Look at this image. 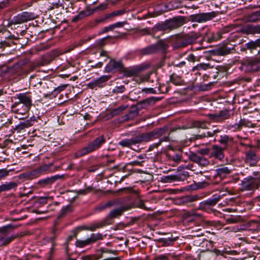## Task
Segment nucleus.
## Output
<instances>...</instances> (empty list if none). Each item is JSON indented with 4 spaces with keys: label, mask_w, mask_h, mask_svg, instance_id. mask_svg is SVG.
<instances>
[{
    "label": "nucleus",
    "mask_w": 260,
    "mask_h": 260,
    "mask_svg": "<svg viewBox=\"0 0 260 260\" xmlns=\"http://www.w3.org/2000/svg\"><path fill=\"white\" fill-rule=\"evenodd\" d=\"M166 128L155 129L150 132L142 133L129 139H124L119 142V145L123 147H131L132 145L142 142H147L158 138L165 133Z\"/></svg>",
    "instance_id": "1"
},
{
    "label": "nucleus",
    "mask_w": 260,
    "mask_h": 260,
    "mask_svg": "<svg viewBox=\"0 0 260 260\" xmlns=\"http://www.w3.org/2000/svg\"><path fill=\"white\" fill-rule=\"evenodd\" d=\"M201 37L200 32L193 31L179 35L176 37V40L172 44L173 48L174 50H177L185 47L189 45L196 43Z\"/></svg>",
    "instance_id": "2"
},
{
    "label": "nucleus",
    "mask_w": 260,
    "mask_h": 260,
    "mask_svg": "<svg viewBox=\"0 0 260 260\" xmlns=\"http://www.w3.org/2000/svg\"><path fill=\"white\" fill-rule=\"evenodd\" d=\"M106 142V139L105 137L103 135L100 136L93 141L90 142L86 146L77 151L74 154V156L76 158H79L96 151L99 150Z\"/></svg>",
    "instance_id": "3"
},
{
    "label": "nucleus",
    "mask_w": 260,
    "mask_h": 260,
    "mask_svg": "<svg viewBox=\"0 0 260 260\" xmlns=\"http://www.w3.org/2000/svg\"><path fill=\"white\" fill-rule=\"evenodd\" d=\"M185 22L184 17L179 16L174 17L169 20H166L164 22L159 23L154 25L152 28L153 33L158 31H164L166 30H171L176 29L182 26Z\"/></svg>",
    "instance_id": "4"
},
{
    "label": "nucleus",
    "mask_w": 260,
    "mask_h": 260,
    "mask_svg": "<svg viewBox=\"0 0 260 260\" xmlns=\"http://www.w3.org/2000/svg\"><path fill=\"white\" fill-rule=\"evenodd\" d=\"M16 225L9 224L0 228V247L6 246L17 238L11 232L16 228Z\"/></svg>",
    "instance_id": "5"
},
{
    "label": "nucleus",
    "mask_w": 260,
    "mask_h": 260,
    "mask_svg": "<svg viewBox=\"0 0 260 260\" xmlns=\"http://www.w3.org/2000/svg\"><path fill=\"white\" fill-rule=\"evenodd\" d=\"M160 99H145L136 105H133L131 107L129 113L123 116V119L125 120H128L130 119L133 118L135 116L139 114V111L141 109L145 108L147 106L151 104V103L154 104Z\"/></svg>",
    "instance_id": "6"
},
{
    "label": "nucleus",
    "mask_w": 260,
    "mask_h": 260,
    "mask_svg": "<svg viewBox=\"0 0 260 260\" xmlns=\"http://www.w3.org/2000/svg\"><path fill=\"white\" fill-rule=\"evenodd\" d=\"M219 14L218 11L200 13L190 15L189 19L192 22L204 23L212 20Z\"/></svg>",
    "instance_id": "7"
},
{
    "label": "nucleus",
    "mask_w": 260,
    "mask_h": 260,
    "mask_svg": "<svg viewBox=\"0 0 260 260\" xmlns=\"http://www.w3.org/2000/svg\"><path fill=\"white\" fill-rule=\"evenodd\" d=\"M222 196V195L220 194H213L211 198L201 202L199 206V209L208 213L212 212L213 211V207L218 202Z\"/></svg>",
    "instance_id": "8"
},
{
    "label": "nucleus",
    "mask_w": 260,
    "mask_h": 260,
    "mask_svg": "<svg viewBox=\"0 0 260 260\" xmlns=\"http://www.w3.org/2000/svg\"><path fill=\"white\" fill-rule=\"evenodd\" d=\"M259 160L260 155L255 149L251 148L245 152L244 162L247 165L250 167H255Z\"/></svg>",
    "instance_id": "9"
},
{
    "label": "nucleus",
    "mask_w": 260,
    "mask_h": 260,
    "mask_svg": "<svg viewBox=\"0 0 260 260\" xmlns=\"http://www.w3.org/2000/svg\"><path fill=\"white\" fill-rule=\"evenodd\" d=\"M19 102H15L12 108L18 114H25L30 109L31 105L30 99H18Z\"/></svg>",
    "instance_id": "10"
},
{
    "label": "nucleus",
    "mask_w": 260,
    "mask_h": 260,
    "mask_svg": "<svg viewBox=\"0 0 260 260\" xmlns=\"http://www.w3.org/2000/svg\"><path fill=\"white\" fill-rule=\"evenodd\" d=\"M36 18V15L33 12H23L15 16L11 20L14 24L23 23L28 21L32 20Z\"/></svg>",
    "instance_id": "11"
},
{
    "label": "nucleus",
    "mask_w": 260,
    "mask_h": 260,
    "mask_svg": "<svg viewBox=\"0 0 260 260\" xmlns=\"http://www.w3.org/2000/svg\"><path fill=\"white\" fill-rule=\"evenodd\" d=\"M259 184L252 179V176L245 177L241 183V189L243 191L254 190L258 188Z\"/></svg>",
    "instance_id": "12"
},
{
    "label": "nucleus",
    "mask_w": 260,
    "mask_h": 260,
    "mask_svg": "<svg viewBox=\"0 0 260 260\" xmlns=\"http://www.w3.org/2000/svg\"><path fill=\"white\" fill-rule=\"evenodd\" d=\"M168 45L162 41H159L157 43L150 45L144 48L142 52L145 54H152L160 50H165L167 48Z\"/></svg>",
    "instance_id": "13"
},
{
    "label": "nucleus",
    "mask_w": 260,
    "mask_h": 260,
    "mask_svg": "<svg viewBox=\"0 0 260 260\" xmlns=\"http://www.w3.org/2000/svg\"><path fill=\"white\" fill-rule=\"evenodd\" d=\"M243 68L247 72H256L260 70V59H252L246 60L243 64Z\"/></svg>",
    "instance_id": "14"
},
{
    "label": "nucleus",
    "mask_w": 260,
    "mask_h": 260,
    "mask_svg": "<svg viewBox=\"0 0 260 260\" xmlns=\"http://www.w3.org/2000/svg\"><path fill=\"white\" fill-rule=\"evenodd\" d=\"M145 69V67L142 66L133 67L129 68H125L123 66L120 73H123L125 77H132L139 74Z\"/></svg>",
    "instance_id": "15"
},
{
    "label": "nucleus",
    "mask_w": 260,
    "mask_h": 260,
    "mask_svg": "<svg viewBox=\"0 0 260 260\" xmlns=\"http://www.w3.org/2000/svg\"><path fill=\"white\" fill-rule=\"evenodd\" d=\"M63 178L64 175H55L50 177H47L46 178L39 180L37 184L41 187H45L46 186L51 185L57 180L62 179Z\"/></svg>",
    "instance_id": "16"
},
{
    "label": "nucleus",
    "mask_w": 260,
    "mask_h": 260,
    "mask_svg": "<svg viewBox=\"0 0 260 260\" xmlns=\"http://www.w3.org/2000/svg\"><path fill=\"white\" fill-rule=\"evenodd\" d=\"M124 210L125 209L123 207L112 210L104 219L106 223L108 225L112 224L113 223V219L121 216Z\"/></svg>",
    "instance_id": "17"
},
{
    "label": "nucleus",
    "mask_w": 260,
    "mask_h": 260,
    "mask_svg": "<svg viewBox=\"0 0 260 260\" xmlns=\"http://www.w3.org/2000/svg\"><path fill=\"white\" fill-rule=\"evenodd\" d=\"M225 147L222 148L221 146L214 145L211 148V154L212 156L219 160H222L224 157V150Z\"/></svg>",
    "instance_id": "18"
},
{
    "label": "nucleus",
    "mask_w": 260,
    "mask_h": 260,
    "mask_svg": "<svg viewBox=\"0 0 260 260\" xmlns=\"http://www.w3.org/2000/svg\"><path fill=\"white\" fill-rule=\"evenodd\" d=\"M257 48H260V38L254 41H250L246 43L244 46L241 48L242 51L249 50L250 52H253L254 50H256Z\"/></svg>",
    "instance_id": "19"
},
{
    "label": "nucleus",
    "mask_w": 260,
    "mask_h": 260,
    "mask_svg": "<svg viewBox=\"0 0 260 260\" xmlns=\"http://www.w3.org/2000/svg\"><path fill=\"white\" fill-rule=\"evenodd\" d=\"M241 32L247 35L260 34V25H245L241 27Z\"/></svg>",
    "instance_id": "20"
},
{
    "label": "nucleus",
    "mask_w": 260,
    "mask_h": 260,
    "mask_svg": "<svg viewBox=\"0 0 260 260\" xmlns=\"http://www.w3.org/2000/svg\"><path fill=\"white\" fill-rule=\"evenodd\" d=\"M123 66L121 61H116L114 60H111L105 67V70L107 72H113L114 70H117L121 72Z\"/></svg>",
    "instance_id": "21"
},
{
    "label": "nucleus",
    "mask_w": 260,
    "mask_h": 260,
    "mask_svg": "<svg viewBox=\"0 0 260 260\" xmlns=\"http://www.w3.org/2000/svg\"><path fill=\"white\" fill-rule=\"evenodd\" d=\"M111 77L110 75L102 76L90 82L89 86L92 88L96 86L99 87H102L104 85V83L109 80Z\"/></svg>",
    "instance_id": "22"
},
{
    "label": "nucleus",
    "mask_w": 260,
    "mask_h": 260,
    "mask_svg": "<svg viewBox=\"0 0 260 260\" xmlns=\"http://www.w3.org/2000/svg\"><path fill=\"white\" fill-rule=\"evenodd\" d=\"M234 49V47L229 48L227 46H222L213 50V53L217 56H224L230 54Z\"/></svg>",
    "instance_id": "23"
},
{
    "label": "nucleus",
    "mask_w": 260,
    "mask_h": 260,
    "mask_svg": "<svg viewBox=\"0 0 260 260\" xmlns=\"http://www.w3.org/2000/svg\"><path fill=\"white\" fill-rule=\"evenodd\" d=\"M36 121L35 116L31 117L29 119L25 120L23 122L19 123L16 126V129L18 132H20L25 128L32 126L35 122Z\"/></svg>",
    "instance_id": "24"
},
{
    "label": "nucleus",
    "mask_w": 260,
    "mask_h": 260,
    "mask_svg": "<svg viewBox=\"0 0 260 260\" xmlns=\"http://www.w3.org/2000/svg\"><path fill=\"white\" fill-rule=\"evenodd\" d=\"M68 84H63L59 86L57 88H55L54 90L51 92V95L56 97L59 95V98H63L64 94L66 96H68V92H64V89L67 87Z\"/></svg>",
    "instance_id": "25"
},
{
    "label": "nucleus",
    "mask_w": 260,
    "mask_h": 260,
    "mask_svg": "<svg viewBox=\"0 0 260 260\" xmlns=\"http://www.w3.org/2000/svg\"><path fill=\"white\" fill-rule=\"evenodd\" d=\"M232 169L228 167H221L215 170L216 175L221 178H225L232 172Z\"/></svg>",
    "instance_id": "26"
},
{
    "label": "nucleus",
    "mask_w": 260,
    "mask_h": 260,
    "mask_svg": "<svg viewBox=\"0 0 260 260\" xmlns=\"http://www.w3.org/2000/svg\"><path fill=\"white\" fill-rule=\"evenodd\" d=\"M170 82L175 85H183L185 84L184 81L182 77L173 73L170 78Z\"/></svg>",
    "instance_id": "27"
},
{
    "label": "nucleus",
    "mask_w": 260,
    "mask_h": 260,
    "mask_svg": "<svg viewBox=\"0 0 260 260\" xmlns=\"http://www.w3.org/2000/svg\"><path fill=\"white\" fill-rule=\"evenodd\" d=\"M52 166V163H49L48 164L43 165L37 169H34V170L37 178L40 177L42 174L47 171Z\"/></svg>",
    "instance_id": "28"
},
{
    "label": "nucleus",
    "mask_w": 260,
    "mask_h": 260,
    "mask_svg": "<svg viewBox=\"0 0 260 260\" xmlns=\"http://www.w3.org/2000/svg\"><path fill=\"white\" fill-rule=\"evenodd\" d=\"M245 20L248 22H252L260 20V10L247 14L245 16Z\"/></svg>",
    "instance_id": "29"
},
{
    "label": "nucleus",
    "mask_w": 260,
    "mask_h": 260,
    "mask_svg": "<svg viewBox=\"0 0 260 260\" xmlns=\"http://www.w3.org/2000/svg\"><path fill=\"white\" fill-rule=\"evenodd\" d=\"M17 186L18 184L15 182H6L5 183L0 185V192L15 189Z\"/></svg>",
    "instance_id": "30"
},
{
    "label": "nucleus",
    "mask_w": 260,
    "mask_h": 260,
    "mask_svg": "<svg viewBox=\"0 0 260 260\" xmlns=\"http://www.w3.org/2000/svg\"><path fill=\"white\" fill-rule=\"evenodd\" d=\"M180 177L178 175H165L161 177V181L163 183H172L179 181Z\"/></svg>",
    "instance_id": "31"
},
{
    "label": "nucleus",
    "mask_w": 260,
    "mask_h": 260,
    "mask_svg": "<svg viewBox=\"0 0 260 260\" xmlns=\"http://www.w3.org/2000/svg\"><path fill=\"white\" fill-rule=\"evenodd\" d=\"M251 81L250 77H246L244 76H239L237 78L229 82L230 85L238 84L240 85L243 82H249Z\"/></svg>",
    "instance_id": "32"
},
{
    "label": "nucleus",
    "mask_w": 260,
    "mask_h": 260,
    "mask_svg": "<svg viewBox=\"0 0 260 260\" xmlns=\"http://www.w3.org/2000/svg\"><path fill=\"white\" fill-rule=\"evenodd\" d=\"M91 15V12H89L87 10L85 11H81L79 13V14L76 16H75L72 20V21L73 22H77L78 21L83 19L84 18L88 16Z\"/></svg>",
    "instance_id": "33"
},
{
    "label": "nucleus",
    "mask_w": 260,
    "mask_h": 260,
    "mask_svg": "<svg viewBox=\"0 0 260 260\" xmlns=\"http://www.w3.org/2000/svg\"><path fill=\"white\" fill-rule=\"evenodd\" d=\"M18 177L20 179H25L26 180H31L34 178H37L34 170L20 174Z\"/></svg>",
    "instance_id": "34"
},
{
    "label": "nucleus",
    "mask_w": 260,
    "mask_h": 260,
    "mask_svg": "<svg viewBox=\"0 0 260 260\" xmlns=\"http://www.w3.org/2000/svg\"><path fill=\"white\" fill-rule=\"evenodd\" d=\"M107 225H108V224L106 223L105 220L104 219L101 222L91 224L88 226L85 227L83 229L90 231H94L96 229L101 228Z\"/></svg>",
    "instance_id": "35"
},
{
    "label": "nucleus",
    "mask_w": 260,
    "mask_h": 260,
    "mask_svg": "<svg viewBox=\"0 0 260 260\" xmlns=\"http://www.w3.org/2000/svg\"><path fill=\"white\" fill-rule=\"evenodd\" d=\"M218 142L220 144L225 145V146H227L229 144L233 142V138L226 135H221ZM225 147L226 148V147Z\"/></svg>",
    "instance_id": "36"
},
{
    "label": "nucleus",
    "mask_w": 260,
    "mask_h": 260,
    "mask_svg": "<svg viewBox=\"0 0 260 260\" xmlns=\"http://www.w3.org/2000/svg\"><path fill=\"white\" fill-rule=\"evenodd\" d=\"M127 106H121L112 110L110 113L107 114L108 118H111L119 114L124 110Z\"/></svg>",
    "instance_id": "37"
},
{
    "label": "nucleus",
    "mask_w": 260,
    "mask_h": 260,
    "mask_svg": "<svg viewBox=\"0 0 260 260\" xmlns=\"http://www.w3.org/2000/svg\"><path fill=\"white\" fill-rule=\"evenodd\" d=\"M169 158L175 164H178L182 160V153L181 151L177 152L173 155H170Z\"/></svg>",
    "instance_id": "38"
},
{
    "label": "nucleus",
    "mask_w": 260,
    "mask_h": 260,
    "mask_svg": "<svg viewBox=\"0 0 260 260\" xmlns=\"http://www.w3.org/2000/svg\"><path fill=\"white\" fill-rule=\"evenodd\" d=\"M104 238L103 235L100 233L94 234L92 233L90 237L88 238L90 244L96 242L97 241L103 240Z\"/></svg>",
    "instance_id": "39"
},
{
    "label": "nucleus",
    "mask_w": 260,
    "mask_h": 260,
    "mask_svg": "<svg viewBox=\"0 0 260 260\" xmlns=\"http://www.w3.org/2000/svg\"><path fill=\"white\" fill-rule=\"evenodd\" d=\"M212 68L210 63H201L198 64L196 66L194 67L192 69L193 71L206 70Z\"/></svg>",
    "instance_id": "40"
},
{
    "label": "nucleus",
    "mask_w": 260,
    "mask_h": 260,
    "mask_svg": "<svg viewBox=\"0 0 260 260\" xmlns=\"http://www.w3.org/2000/svg\"><path fill=\"white\" fill-rule=\"evenodd\" d=\"M90 245L88 238L85 240H77L75 245L76 247L83 248L87 245Z\"/></svg>",
    "instance_id": "41"
},
{
    "label": "nucleus",
    "mask_w": 260,
    "mask_h": 260,
    "mask_svg": "<svg viewBox=\"0 0 260 260\" xmlns=\"http://www.w3.org/2000/svg\"><path fill=\"white\" fill-rule=\"evenodd\" d=\"M247 226L244 224H240L232 226L228 228L231 231L236 233L241 231L245 230L246 229Z\"/></svg>",
    "instance_id": "42"
},
{
    "label": "nucleus",
    "mask_w": 260,
    "mask_h": 260,
    "mask_svg": "<svg viewBox=\"0 0 260 260\" xmlns=\"http://www.w3.org/2000/svg\"><path fill=\"white\" fill-rule=\"evenodd\" d=\"M159 241L164 246H168L171 245L174 242V240L172 238H160Z\"/></svg>",
    "instance_id": "43"
},
{
    "label": "nucleus",
    "mask_w": 260,
    "mask_h": 260,
    "mask_svg": "<svg viewBox=\"0 0 260 260\" xmlns=\"http://www.w3.org/2000/svg\"><path fill=\"white\" fill-rule=\"evenodd\" d=\"M165 127L166 128V129L165 131V133L163 135H161V136H162L163 135H167L165 136L162 138L160 139L158 143L155 144V147H157L162 142L168 141L169 140V133L168 132V126H164L162 128H165ZM160 137V136L159 137Z\"/></svg>",
    "instance_id": "44"
},
{
    "label": "nucleus",
    "mask_w": 260,
    "mask_h": 260,
    "mask_svg": "<svg viewBox=\"0 0 260 260\" xmlns=\"http://www.w3.org/2000/svg\"><path fill=\"white\" fill-rule=\"evenodd\" d=\"M230 111L228 110H221L219 113V117L220 120L228 119L230 116Z\"/></svg>",
    "instance_id": "45"
},
{
    "label": "nucleus",
    "mask_w": 260,
    "mask_h": 260,
    "mask_svg": "<svg viewBox=\"0 0 260 260\" xmlns=\"http://www.w3.org/2000/svg\"><path fill=\"white\" fill-rule=\"evenodd\" d=\"M107 5L106 4H101L100 5H99L98 7L94 8V9H88V11L89 12H91V15L92 14L95 12H98L101 10H105L107 8Z\"/></svg>",
    "instance_id": "46"
},
{
    "label": "nucleus",
    "mask_w": 260,
    "mask_h": 260,
    "mask_svg": "<svg viewBox=\"0 0 260 260\" xmlns=\"http://www.w3.org/2000/svg\"><path fill=\"white\" fill-rule=\"evenodd\" d=\"M188 216L193 219H200L202 217V213H199L198 210H192L188 212Z\"/></svg>",
    "instance_id": "47"
},
{
    "label": "nucleus",
    "mask_w": 260,
    "mask_h": 260,
    "mask_svg": "<svg viewBox=\"0 0 260 260\" xmlns=\"http://www.w3.org/2000/svg\"><path fill=\"white\" fill-rule=\"evenodd\" d=\"M124 35H125V34L118 33V35H116V36H108L105 38H103L102 39H101L100 40V42H101L100 44L102 45H104L105 44L104 42L107 39H112V38H122L123 37H124Z\"/></svg>",
    "instance_id": "48"
},
{
    "label": "nucleus",
    "mask_w": 260,
    "mask_h": 260,
    "mask_svg": "<svg viewBox=\"0 0 260 260\" xmlns=\"http://www.w3.org/2000/svg\"><path fill=\"white\" fill-rule=\"evenodd\" d=\"M242 220V217L238 216H231L226 219V221L229 223H236Z\"/></svg>",
    "instance_id": "49"
},
{
    "label": "nucleus",
    "mask_w": 260,
    "mask_h": 260,
    "mask_svg": "<svg viewBox=\"0 0 260 260\" xmlns=\"http://www.w3.org/2000/svg\"><path fill=\"white\" fill-rule=\"evenodd\" d=\"M72 211L71 206L70 205H67L66 206H64L60 210V213L59 215V217H62L64 215H65L67 213L70 212Z\"/></svg>",
    "instance_id": "50"
},
{
    "label": "nucleus",
    "mask_w": 260,
    "mask_h": 260,
    "mask_svg": "<svg viewBox=\"0 0 260 260\" xmlns=\"http://www.w3.org/2000/svg\"><path fill=\"white\" fill-rule=\"evenodd\" d=\"M200 157H201V156H199L196 153L192 152H190V153L189 155V159L191 161H192L197 164H198Z\"/></svg>",
    "instance_id": "51"
},
{
    "label": "nucleus",
    "mask_w": 260,
    "mask_h": 260,
    "mask_svg": "<svg viewBox=\"0 0 260 260\" xmlns=\"http://www.w3.org/2000/svg\"><path fill=\"white\" fill-rule=\"evenodd\" d=\"M49 199H51V198L49 197H40L38 199L37 203L39 205L43 206L47 203V201Z\"/></svg>",
    "instance_id": "52"
},
{
    "label": "nucleus",
    "mask_w": 260,
    "mask_h": 260,
    "mask_svg": "<svg viewBox=\"0 0 260 260\" xmlns=\"http://www.w3.org/2000/svg\"><path fill=\"white\" fill-rule=\"evenodd\" d=\"M252 178L259 185L260 184V172L258 171H254L252 173Z\"/></svg>",
    "instance_id": "53"
},
{
    "label": "nucleus",
    "mask_w": 260,
    "mask_h": 260,
    "mask_svg": "<svg viewBox=\"0 0 260 260\" xmlns=\"http://www.w3.org/2000/svg\"><path fill=\"white\" fill-rule=\"evenodd\" d=\"M209 164V160L205 157H204L203 156H201L198 164L201 166H206L208 165Z\"/></svg>",
    "instance_id": "54"
},
{
    "label": "nucleus",
    "mask_w": 260,
    "mask_h": 260,
    "mask_svg": "<svg viewBox=\"0 0 260 260\" xmlns=\"http://www.w3.org/2000/svg\"><path fill=\"white\" fill-rule=\"evenodd\" d=\"M152 75V72H149L147 74L142 75L141 77V80L142 82H148L151 79V76Z\"/></svg>",
    "instance_id": "55"
},
{
    "label": "nucleus",
    "mask_w": 260,
    "mask_h": 260,
    "mask_svg": "<svg viewBox=\"0 0 260 260\" xmlns=\"http://www.w3.org/2000/svg\"><path fill=\"white\" fill-rule=\"evenodd\" d=\"M92 190V188L91 187L88 186L84 189L79 190L77 193L78 194L84 195L87 194L88 192H90Z\"/></svg>",
    "instance_id": "56"
},
{
    "label": "nucleus",
    "mask_w": 260,
    "mask_h": 260,
    "mask_svg": "<svg viewBox=\"0 0 260 260\" xmlns=\"http://www.w3.org/2000/svg\"><path fill=\"white\" fill-rule=\"evenodd\" d=\"M9 173V171L6 169H0V180L7 176Z\"/></svg>",
    "instance_id": "57"
},
{
    "label": "nucleus",
    "mask_w": 260,
    "mask_h": 260,
    "mask_svg": "<svg viewBox=\"0 0 260 260\" xmlns=\"http://www.w3.org/2000/svg\"><path fill=\"white\" fill-rule=\"evenodd\" d=\"M199 199V197L197 195H191L189 196H186L184 200L186 201H197Z\"/></svg>",
    "instance_id": "58"
},
{
    "label": "nucleus",
    "mask_w": 260,
    "mask_h": 260,
    "mask_svg": "<svg viewBox=\"0 0 260 260\" xmlns=\"http://www.w3.org/2000/svg\"><path fill=\"white\" fill-rule=\"evenodd\" d=\"M106 209H107V208H106L105 203L101 204L99 205L98 206H97L95 208V211H96L97 212H101V211H103Z\"/></svg>",
    "instance_id": "59"
},
{
    "label": "nucleus",
    "mask_w": 260,
    "mask_h": 260,
    "mask_svg": "<svg viewBox=\"0 0 260 260\" xmlns=\"http://www.w3.org/2000/svg\"><path fill=\"white\" fill-rule=\"evenodd\" d=\"M113 30V28L112 25L111 24L108 26H106V27H104L102 29L101 32L100 33V34L106 33L108 31H112Z\"/></svg>",
    "instance_id": "60"
},
{
    "label": "nucleus",
    "mask_w": 260,
    "mask_h": 260,
    "mask_svg": "<svg viewBox=\"0 0 260 260\" xmlns=\"http://www.w3.org/2000/svg\"><path fill=\"white\" fill-rule=\"evenodd\" d=\"M31 92L28 91L24 93H20L17 95V98H31Z\"/></svg>",
    "instance_id": "61"
},
{
    "label": "nucleus",
    "mask_w": 260,
    "mask_h": 260,
    "mask_svg": "<svg viewBox=\"0 0 260 260\" xmlns=\"http://www.w3.org/2000/svg\"><path fill=\"white\" fill-rule=\"evenodd\" d=\"M168 254H161L152 260H168Z\"/></svg>",
    "instance_id": "62"
},
{
    "label": "nucleus",
    "mask_w": 260,
    "mask_h": 260,
    "mask_svg": "<svg viewBox=\"0 0 260 260\" xmlns=\"http://www.w3.org/2000/svg\"><path fill=\"white\" fill-rule=\"evenodd\" d=\"M106 18H105V17L95 19L93 22H91V27H94L96 26L98 24L104 22Z\"/></svg>",
    "instance_id": "63"
},
{
    "label": "nucleus",
    "mask_w": 260,
    "mask_h": 260,
    "mask_svg": "<svg viewBox=\"0 0 260 260\" xmlns=\"http://www.w3.org/2000/svg\"><path fill=\"white\" fill-rule=\"evenodd\" d=\"M124 90H125L124 87L123 86H120L115 87L113 90V91L114 93H122L124 91Z\"/></svg>",
    "instance_id": "64"
}]
</instances>
